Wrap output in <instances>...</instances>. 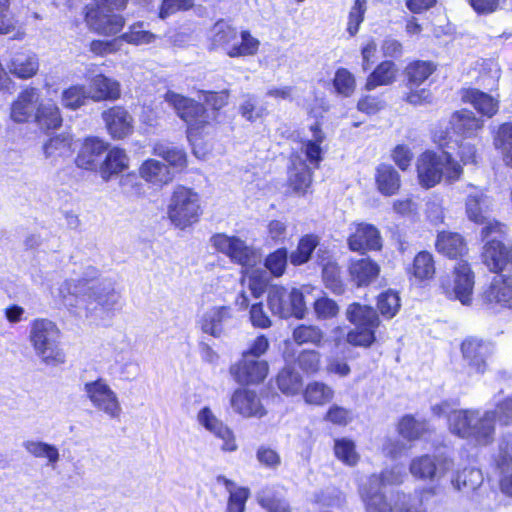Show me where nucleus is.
I'll return each mask as SVG.
<instances>
[{
    "label": "nucleus",
    "mask_w": 512,
    "mask_h": 512,
    "mask_svg": "<svg viewBox=\"0 0 512 512\" xmlns=\"http://www.w3.org/2000/svg\"><path fill=\"white\" fill-rule=\"evenodd\" d=\"M333 453L338 461L349 467L356 466L360 461L356 443L348 437H340L334 440Z\"/></svg>",
    "instance_id": "79ce46f5"
},
{
    "label": "nucleus",
    "mask_w": 512,
    "mask_h": 512,
    "mask_svg": "<svg viewBox=\"0 0 512 512\" xmlns=\"http://www.w3.org/2000/svg\"><path fill=\"white\" fill-rule=\"evenodd\" d=\"M449 124L452 131L463 138L475 136L484 127L483 120L468 109L454 111Z\"/></svg>",
    "instance_id": "c85d7f7f"
},
{
    "label": "nucleus",
    "mask_w": 512,
    "mask_h": 512,
    "mask_svg": "<svg viewBox=\"0 0 512 512\" xmlns=\"http://www.w3.org/2000/svg\"><path fill=\"white\" fill-rule=\"evenodd\" d=\"M8 69L16 78L30 79L37 74L39 62L34 55L20 54L10 61Z\"/></svg>",
    "instance_id": "c03bdc74"
},
{
    "label": "nucleus",
    "mask_w": 512,
    "mask_h": 512,
    "mask_svg": "<svg viewBox=\"0 0 512 512\" xmlns=\"http://www.w3.org/2000/svg\"><path fill=\"white\" fill-rule=\"evenodd\" d=\"M138 171L141 178L148 183L161 186L169 182L168 178L164 179V176L168 173L167 167L156 159H146L142 162Z\"/></svg>",
    "instance_id": "49530a36"
},
{
    "label": "nucleus",
    "mask_w": 512,
    "mask_h": 512,
    "mask_svg": "<svg viewBox=\"0 0 512 512\" xmlns=\"http://www.w3.org/2000/svg\"><path fill=\"white\" fill-rule=\"evenodd\" d=\"M33 122L44 131L57 130L63 124L61 110L54 102H40Z\"/></svg>",
    "instance_id": "f704fd0d"
},
{
    "label": "nucleus",
    "mask_w": 512,
    "mask_h": 512,
    "mask_svg": "<svg viewBox=\"0 0 512 512\" xmlns=\"http://www.w3.org/2000/svg\"><path fill=\"white\" fill-rule=\"evenodd\" d=\"M203 212L201 197L193 188L177 185L173 189L167 205V217L174 227L180 230L192 227L200 221Z\"/></svg>",
    "instance_id": "6e6552de"
},
{
    "label": "nucleus",
    "mask_w": 512,
    "mask_h": 512,
    "mask_svg": "<svg viewBox=\"0 0 512 512\" xmlns=\"http://www.w3.org/2000/svg\"><path fill=\"white\" fill-rule=\"evenodd\" d=\"M292 339L299 346L310 344L321 347L324 343V332L317 325L299 324L292 331Z\"/></svg>",
    "instance_id": "37998d69"
},
{
    "label": "nucleus",
    "mask_w": 512,
    "mask_h": 512,
    "mask_svg": "<svg viewBox=\"0 0 512 512\" xmlns=\"http://www.w3.org/2000/svg\"><path fill=\"white\" fill-rule=\"evenodd\" d=\"M158 155L164 159L170 166L182 171L187 168V154L183 149L176 147L163 148Z\"/></svg>",
    "instance_id": "0e129e2a"
},
{
    "label": "nucleus",
    "mask_w": 512,
    "mask_h": 512,
    "mask_svg": "<svg viewBox=\"0 0 512 512\" xmlns=\"http://www.w3.org/2000/svg\"><path fill=\"white\" fill-rule=\"evenodd\" d=\"M489 205L486 203L483 194H470L465 200V213L467 218L476 225L487 222L489 216Z\"/></svg>",
    "instance_id": "a19ab883"
},
{
    "label": "nucleus",
    "mask_w": 512,
    "mask_h": 512,
    "mask_svg": "<svg viewBox=\"0 0 512 512\" xmlns=\"http://www.w3.org/2000/svg\"><path fill=\"white\" fill-rule=\"evenodd\" d=\"M275 383L282 394L286 396L297 395L302 390V376L292 367L281 368L275 376Z\"/></svg>",
    "instance_id": "58836bf2"
},
{
    "label": "nucleus",
    "mask_w": 512,
    "mask_h": 512,
    "mask_svg": "<svg viewBox=\"0 0 512 512\" xmlns=\"http://www.w3.org/2000/svg\"><path fill=\"white\" fill-rule=\"evenodd\" d=\"M401 308L399 293L392 289L382 291L376 299V309L367 304L352 302L346 308V319L354 326L346 334V341L354 347L369 348L376 342L381 325L380 315L387 320Z\"/></svg>",
    "instance_id": "20e7f679"
},
{
    "label": "nucleus",
    "mask_w": 512,
    "mask_h": 512,
    "mask_svg": "<svg viewBox=\"0 0 512 512\" xmlns=\"http://www.w3.org/2000/svg\"><path fill=\"white\" fill-rule=\"evenodd\" d=\"M101 119L109 137L114 141L130 138L135 132V119L124 105H112L101 112Z\"/></svg>",
    "instance_id": "dca6fc26"
},
{
    "label": "nucleus",
    "mask_w": 512,
    "mask_h": 512,
    "mask_svg": "<svg viewBox=\"0 0 512 512\" xmlns=\"http://www.w3.org/2000/svg\"><path fill=\"white\" fill-rule=\"evenodd\" d=\"M366 4L367 0H354L353 2V5L348 14L346 28L348 34L351 37L355 36L358 33L360 26L365 19V13L367 9Z\"/></svg>",
    "instance_id": "13d9d810"
},
{
    "label": "nucleus",
    "mask_w": 512,
    "mask_h": 512,
    "mask_svg": "<svg viewBox=\"0 0 512 512\" xmlns=\"http://www.w3.org/2000/svg\"><path fill=\"white\" fill-rule=\"evenodd\" d=\"M84 390L93 406L108 414L110 417H118L121 407L115 392L101 378L87 382Z\"/></svg>",
    "instance_id": "a211bd4d"
},
{
    "label": "nucleus",
    "mask_w": 512,
    "mask_h": 512,
    "mask_svg": "<svg viewBox=\"0 0 512 512\" xmlns=\"http://www.w3.org/2000/svg\"><path fill=\"white\" fill-rule=\"evenodd\" d=\"M242 277H248L249 289L256 298L260 297L268 287L269 280L266 272L260 268H253L248 274L242 275Z\"/></svg>",
    "instance_id": "680f3d73"
},
{
    "label": "nucleus",
    "mask_w": 512,
    "mask_h": 512,
    "mask_svg": "<svg viewBox=\"0 0 512 512\" xmlns=\"http://www.w3.org/2000/svg\"><path fill=\"white\" fill-rule=\"evenodd\" d=\"M460 95L461 101L472 105L482 117L492 118L499 111V100L477 88H463Z\"/></svg>",
    "instance_id": "a878e982"
},
{
    "label": "nucleus",
    "mask_w": 512,
    "mask_h": 512,
    "mask_svg": "<svg viewBox=\"0 0 512 512\" xmlns=\"http://www.w3.org/2000/svg\"><path fill=\"white\" fill-rule=\"evenodd\" d=\"M332 83L335 91L343 97H350L356 89L354 75L344 67L336 69Z\"/></svg>",
    "instance_id": "6e6d98bb"
},
{
    "label": "nucleus",
    "mask_w": 512,
    "mask_h": 512,
    "mask_svg": "<svg viewBox=\"0 0 512 512\" xmlns=\"http://www.w3.org/2000/svg\"><path fill=\"white\" fill-rule=\"evenodd\" d=\"M407 478L402 467L391 466L370 474L360 486L359 494L366 512H426L423 499L435 494V488H421L414 495L393 488Z\"/></svg>",
    "instance_id": "f257e3e1"
},
{
    "label": "nucleus",
    "mask_w": 512,
    "mask_h": 512,
    "mask_svg": "<svg viewBox=\"0 0 512 512\" xmlns=\"http://www.w3.org/2000/svg\"><path fill=\"white\" fill-rule=\"evenodd\" d=\"M257 502L266 512H293L290 502L269 488L258 493Z\"/></svg>",
    "instance_id": "09e8293b"
},
{
    "label": "nucleus",
    "mask_w": 512,
    "mask_h": 512,
    "mask_svg": "<svg viewBox=\"0 0 512 512\" xmlns=\"http://www.w3.org/2000/svg\"><path fill=\"white\" fill-rule=\"evenodd\" d=\"M233 411L244 418H261L267 411L257 392L246 386L236 388L230 397Z\"/></svg>",
    "instance_id": "412c9836"
},
{
    "label": "nucleus",
    "mask_w": 512,
    "mask_h": 512,
    "mask_svg": "<svg viewBox=\"0 0 512 512\" xmlns=\"http://www.w3.org/2000/svg\"><path fill=\"white\" fill-rule=\"evenodd\" d=\"M397 432L409 442L425 439L431 435L429 422L426 419H416L412 414H406L399 419Z\"/></svg>",
    "instance_id": "473e14b6"
},
{
    "label": "nucleus",
    "mask_w": 512,
    "mask_h": 512,
    "mask_svg": "<svg viewBox=\"0 0 512 512\" xmlns=\"http://www.w3.org/2000/svg\"><path fill=\"white\" fill-rule=\"evenodd\" d=\"M319 243L320 237L315 233L302 235L297 241L296 249L290 253V263L295 267L308 263Z\"/></svg>",
    "instance_id": "4c0bfd02"
},
{
    "label": "nucleus",
    "mask_w": 512,
    "mask_h": 512,
    "mask_svg": "<svg viewBox=\"0 0 512 512\" xmlns=\"http://www.w3.org/2000/svg\"><path fill=\"white\" fill-rule=\"evenodd\" d=\"M90 99L86 88L82 84H74L65 88L61 93V104L68 110H77Z\"/></svg>",
    "instance_id": "603ef678"
},
{
    "label": "nucleus",
    "mask_w": 512,
    "mask_h": 512,
    "mask_svg": "<svg viewBox=\"0 0 512 512\" xmlns=\"http://www.w3.org/2000/svg\"><path fill=\"white\" fill-rule=\"evenodd\" d=\"M386 106L381 95H363L357 102V109L366 115H375Z\"/></svg>",
    "instance_id": "338daca9"
},
{
    "label": "nucleus",
    "mask_w": 512,
    "mask_h": 512,
    "mask_svg": "<svg viewBox=\"0 0 512 512\" xmlns=\"http://www.w3.org/2000/svg\"><path fill=\"white\" fill-rule=\"evenodd\" d=\"M290 254L286 247H279L268 253L263 265L274 278L282 277L287 270Z\"/></svg>",
    "instance_id": "8fccbe9b"
},
{
    "label": "nucleus",
    "mask_w": 512,
    "mask_h": 512,
    "mask_svg": "<svg viewBox=\"0 0 512 512\" xmlns=\"http://www.w3.org/2000/svg\"><path fill=\"white\" fill-rule=\"evenodd\" d=\"M379 264L370 257L351 260L348 266L350 281L356 287H367L377 280L380 274Z\"/></svg>",
    "instance_id": "393cba45"
},
{
    "label": "nucleus",
    "mask_w": 512,
    "mask_h": 512,
    "mask_svg": "<svg viewBox=\"0 0 512 512\" xmlns=\"http://www.w3.org/2000/svg\"><path fill=\"white\" fill-rule=\"evenodd\" d=\"M512 424V397L499 401L494 410H486L482 414L476 409L455 410L449 420L453 434L471 440L477 446H487L495 438V425Z\"/></svg>",
    "instance_id": "39448f33"
},
{
    "label": "nucleus",
    "mask_w": 512,
    "mask_h": 512,
    "mask_svg": "<svg viewBox=\"0 0 512 512\" xmlns=\"http://www.w3.org/2000/svg\"><path fill=\"white\" fill-rule=\"evenodd\" d=\"M397 71V66L392 60L381 61L367 76L364 89L371 91L379 86L393 84L396 80Z\"/></svg>",
    "instance_id": "c9c22d12"
},
{
    "label": "nucleus",
    "mask_w": 512,
    "mask_h": 512,
    "mask_svg": "<svg viewBox=\"0 0 512 512\" xmlns=\"http://www.w3.org/2000/svg\"><path fill=\"white\" fill-rule=\"evenodd\" d=\"M39 90L35 87L23 88L10 105V118L18 124L33 122L39 102Z\"/></svg>",
    "instance_id": "4be33fe9"
},
{
    "label": "nucleus",
    "mask_w": 512,
    "mask_h": 512,
    "mask_svg": "<svg viewBox=\"0 0 512 512\" xmlns=\"http://www.w3.org/2000/svg\"><path fill=\"white\" fill-rule=\"evenodd\" d=\"M301 395L305 404L313 407H324L333 401L335 391L324 381L312 380L302 388Z\"/></svg>",
    "instance_id": "2f4dec72"
},
{
    "label": "nucleus",
    "mask_w": 512,
    "mask_h": 512,
    "mask_svg": "<svg viewBox=\"0 0 512 512\" xmlns=\"http://www.w3.org/2000/svg\"><path fill=\"white\" fill-rule=\"evenodd\" d=\"M295 364L308 377L318 375L323 370L322 354L315 349H303L295 358Z\"/></svg>",
    "instance_id": "a18cd8bd"
},
{
    "label": "nucleus",
    "mask_w": 512,
    "mask_h": 512,
    "mask_svg": "<svg viewBox=\"0 0 512 512\" xmlns=\"http://www.w3.org/2000/svg\"><path fill=\"white\" fill-rule=\"evenodd\" d=\"M317 319L327 320L336 317L339 313V306L335 300L323 296L317 298L313 303Z\"/></svg>",
    "instance_id": "e2e57ef3"
},
{
    "label": "nucleus",
    "mask_w": 512,
    "mask_h": 512,
    "mask_svg": "<svg viewBox=\"0 0 512 512\" xmlns=\"http://www.w3.org/2000/svg\"><path fill=\"white\" fill-rule=\"evenodd\" d=\"M108 148L109 143L98 136L85 137L75 157V165L87 171L99 170V158Z\"/></svg>",
    "instance_id": "5701e85b"
},
{
    "label": "nucleus",
    "mask_w": 512,
    "mask_h": 512,
    "mask_svg": "<svg viewBox=\"0 0 512 512\" xmlns=\"http://www.w3.org/2000/svg\"><path fill=\"white\" fill-rule=\"evenodd\" d=\"M89 89V97L94 102L116 101L121 97L120 83L103 73H98L91 78Z\"/></svg>",
    "instance_id": "bb28decb"
},
{
    "label": "nucleus",
    "mask_w": 512,
    "mask_h": 512,
    "mask_svg": "<svg viewBox=\"0 0 512 512\" xmlns=\"http://www.w3.org/2000/svg\"><path fill=\"white\" fill-rule=\"evenodd\" d=\"M312 182L313 171L308 166H304L289 175L287 179L288 192L298 196H305L309 192Z\"/></svg>",
    "instance_id": "3c124183"
},
{
    "label": "nucleus",
    "mask_w": 512,
    "mask_h": 512,
    "mask_svg": "<svg viewBox=\"0 0 512 512\" xmlns=\"http://www.w3.org/2000/svg\"><path fill=\"white\" fill-rule=\"evenodd\" d=\"M416 179L423 189H431L439 185L443 179L452 184L463 175V167L450 152L438 153L433 149L422 151L415 162Z\"/></svg>",
    "instance_id": "0eeeda50"
},
{
    "label": "nucleus",
    "mask_w": 512,
    "mask_h": 512,
    "mask_svg": "<svg viewBox=\"0 0 512 512\" xmlns=\"http://www.w3.org/2000/svg\"><path fill=\"white\" fill-rule=\"evenodd\" d=\"M64 297L74 295L84 300L88 308L100 307L109 310L115 304V293L112 289L105 287L95 278H80L78 280H68L61 288Z\"/></svg>",
    "instance_id": "ddd939ff"
},
{
    "label": "nucleus",
    "mask_w": 512,
    "mask_h": 512,
    "mask_svg": "<svg viewBox=\"0 0 512 512\" xmlns=\"http://www.w3.org/2000/svg\"><path fill=\"white\" fill-rule=\"evenodd\" d=\"M217 482L223 484L229 495L225 512H245L246 503L250 497V489L245 486H237L234 481L224 475H218Z\"/></svg>",
    "instance_id": "72a5a7b5"
},
{
    "label": "nucleus",
    "mask_w": 512,
    "mask_h": 512,
    "mask_svg": "<svg viewBox=\"0 0 512 512\" xmlns=\"http://www.w3.org/2000/svg\"><path fill=\"white\" fill-rule=\"evenodd\" d=\"M323 420L337 427H346L352 422L353 415L349 409L333 404L324 413Z\"/></svg>",
    "instance_id": "052dcab7"
},
{
    "label": "nucleus",
    "mask_w": 512,
    "mask_h": 512,
    "mask_svg": "<svg viewBox=\"0 0 512 512\" xmlns=\"http://www.w3.org/2000/svg\"><path fill=\"white\" fill-rule=\"evenodd\" d=\"M309 130L312 132V139H302L300 141L301 151L305 155L307 162L318 169L323 160L322 144L326 139V135L321 123L318 121L311 124Z\"/></svg>",
    "instance_id": "c756f323"
},
{
    "label": "nucleus",
    "mask_w": 512,
    "mask_h": 512,
    "mask_svg": "<svg viewBox=\"0 0 512 512\" xmlns=\"http://www.w3.org/2000/svg\"><path fill=\"white\" fill-rule=\"evenodd\" d=\"M75 150L74 139L69 134H56L47 139L43 152L47 158L54 160L69 158Z\"/></svg>",
    "instance_id": "e433bc0d"
},
{
    "label": "nucleus",
    "mask_w": 512,
    "mask_h": 512,
    "mask_svg": "<svg viewBox=\"0 0 512 512\" xmlns=\"http://www.w3.org/2000/svg\"><path fill=\"white\" fill-rule=\"evenodd\" d=\"M289 318L302 319L305 316L306 304L303 292L298 288H292L288 292Z\"/></svg>",
    "instance_id": "774afa93"
},
{
    "label": "nucleus",
    "mask_w": 512,
    "mask_h": 512,
    "mask_svg": "<svg viewBox=\"0 0 512 512\" xmlns=\"http://www.w3.org/2000/svg\"><path fill=\"white\" fill-rule=\"evenodd\" d=\"M341 267L336 262H327L322 268V280L326 288L336 295L345 292V283L341 276Z\"/></svg>",
    "instance_id": "864d4df0"
},
{
    "label": "nucleus",
    "mask_w": 512,
    "mask_h": 512,
    "mask_svg": "<svg viewBox=\"0 0 512 512\" xmlns=\"http://www.w3.org/2000/svg\"><path fill=\"white\" fill-rule=\"evenodd\" d=\"M24 447L33 457L46 458L51 464H55L59 460L58 449L51 444L41 441H27Z\"/></svg>",
    "instance_id": "4d7b16f0"
},
{
    "label": "nucleus",
    "mask_w": 512,
    "mask_h": 512,
    "mask_svg": "<svg viewBox=\"0 0 512 512\" xmlns=\"http://www.w3.org/2000/svg\"><path fill=\"white\" fill-rule=\"evenodd\" d=\"M374 185L380 195L392 197L401 191L402 177L395 166L382 162L375 168Z\"/></svg>",
    "instance_id": "b1692460"
},
{
    "label": "nucleus",
    "mask_w": 512,
    "mask_h": 512,
    "mask_svg": "<svg viewBox=\"0 0 512 512\" xmlns=\"http://www.w3.org/2000/svg\"><path fill=\"white\" fill-rule=\"evenodd\" d=\"M460 353L470 375L483 376L490 370L496 344L476 335L466 336L459 345Z\"/></svg>",
    "instance_id": "4468645a"
},
{
    "label": "nucleus",
    "mask_w": 512,
    "mask_h": 512,
    "mask_svg": "<svg viewBox=\"0 0 512 512\" xmlns=\"http://www.w3.org/2000/svg\"><path fill=\"white\" fill-rule=\"evenodd\" d=\"M229 374L240 386H257L262 384L269 374V363L265 359H254L245 355L229 367Z\"/></svg>",
    "instance_id": "2eb2a0df"
},
{
    "label": "nucleus",
    "mask_w": 512,
    "mask_h": 512,
    "mask_svg": "<svg viewBox=\"0 0 512 512\" xmlns=\"http://www.w3.org/2000/svg\"><path fill=\"white\" fill-rule=\"evenodd\" d=\"M129 168V157L126 150L120 146L109 147L104 159L99 164V173L104 181H109Z\"/></svg>",
    "instance_id": "cd10ccee"
},
{
    "label": "nucleus",
    "mask_w": 512,
    "mask_h": 512,
    "mask_svg": "<svg viewBox=\"0 0 512 512\" xmlns=\"http://www.w3.org/2000/svg\"><path fill=\"white\" fill-rule=\"evenodd\" d=\"M29 340L36 354L47 365L65 362V353L60 348V329L55 322L46 318H36L30 324Z\"/></svg>",
    "instance_id": "1a4fd4ad"
},
{
    "label": "nucleus",
    "mask_w": 512,
    "mask_h": 512,
    "mask_svg": "<svg viewBox=\"0 0 512 512\" xmlns=\"http://www.w3.org/2000/svg\"><path fill=\"white\" fill-rule=\"evenodd\" d=\"M119 39L127 44L140 46L155 42L157 36L151 31L145 29L143 21H137L132 23L128 27L127 31L119 36Z\"/></svg>",
    "instance_id": "de8ad7c7"
},
{
    "label": "nucleus",
    "mask_w": 512,
    "mask_h": 512,
    "mask_svg": "<svg viewBox=\"0 0 512 512\" xmlns=\"http://www.w3.org/2000/svg\"><path fill=\"white\" fill-rule=\"evenodd\" d=\"M213 247L229 260L241 267V275H246L261 262L256 249L246 244L238 236L216 233L211 237Z\"/></svg>",
    "instance_id": "f8f14e48"
},
{
    "label": "nucleus",
    "mask_w": 512,
    "mask_h": 512,
    "mask_svg": "<svg viewBox=\"0 0 512 512\" xmlns=\"http://www.w3.org/2000/svg\"><path fill=\"white\" fill-rule=\"evenodd\" d=\"M239 113L248 122H255L257 119L267 115V110L264 106H257L254 96H248L240 105Z\"/></svg>",
    "instance_id": "69168bd1"
},
{
    "label": "nucleus",
    "mask_w": 512,
    "mask_h": 512,
    "mask_svg": "<svg viewBox=\"0 0 512 512\" xmlns=\"http://www.w3.org/2000/svg\"><path fill=\"white\" fill-rule=\"evenodd\" d=\"M268 306L273 314L281 318H289L288 291L283 286H274L268 293Z\"/></svg>",
    "instance_id": "5fc2aeb1"
},
{
    "label": "nucleus",
    "mask_w": 512,
    "mask_h": 512,
    "mask_svg": "<svg viewBox=\"0 0 512 512\" xmlns=\"http://www.w3.org/2000/svg\"><path fill=\"white\" fill-rule=\"evenodd\" d=\"M404 271L411 285L425 287L436 277L435 257L428 250L418 251L411 261L406 264Z\"/></svg>",
    "instance_id": "f3484780"
},
{
    "label": "nucleus",
    "mask_w": 512,
    "mask_h": 512,
    "mask_svg": "<svg viewBox=\"0 0 512 512\" xmlns=\"http://www.w3.org/2000/svg\"><path fill=\"white\" fill-rule=\"evenodd\" d=\"M480 237L485 244L491 240H499L505 238L507 234V225L496 218L489 217L487 222L481 225Z\"/></svg>",
    "instance_id": "bf43d9fd"
},
{
    "label": "nucleus",
    "mask_w": 512,
    "mask_h": 512,
    "mask_svg": "<svg viewBox=\"0 0 512 512\" xmlns=\"http://www.w3.org/2000/svg\"><path fill=\"white\" fill-rule=\"evenodd\" d=\"M200 93L203 103L171 91L165 94V100L186 125V137L195 155H197L196 142L203 138L205 129L210 125L206 106L212 111V120L218 123L220 111L228 105L230 97L227 89L202 90Z\"/></svg>",
    "instance_id": "7ed1b4c3"
},
{
    "label": "nucleus",
    "mask_w": 512,
    "mask_h": 512,
    "mask_svg": "<svg viewBox=\"0 0 512 512\" xmlns=\"http://www.w3.org/2000/svg\"><path fill=\"white\" fill-rule=\"evenodd\" d=\"M212 44L216 47H226V54L231 58L253 56L258 53L260 41L253 37L249 30L240 32L241 42L231 44L238 36V30L224 20H218L214 25Z\"/></svg>",
    "instance_id": "9b49d317"
},
{
    "label": "nucleus",
    "mask_w": 512,
    "mask_h": 512,
    "mask_svg": "<svg viewBox=\"0 0 512 512\" xmlns=\"http://www.w3.org/2000/svg\"><path fill=\"white\" fill-rule=\"evenodd\" d=\"M438 70V64L432 60L414 59L403 70V83L407 91L403 101L413 106L430 104L433 95L428 87H421Z\"/></svg>",
    "instance_id": "9d476101"
},
{
    "label": "nucleus",
    "mask_w": 512,
    "mask_h": 512,
    "mask_svg": "<svg viewBox=\"0 0 512 512\" xmlns=\"http://www.w3.org/2000/svg\"><path fill=\"white\" fill-rule=\"evenodd\" d=\"M348 248L352 252L365 254L382 249V237L379 229L370 223L355 224V229L347 238Z\"/></svg>",
    "instance_id": "aec40b11"
},
{
    "label": "nucleus",
    "mask_w": 512,
    "mask_h": 512,
    "mask_svg": "<svg viewBox=\"0 0 512 512\" xmlns=\"http://www.w3.org/2000/svg\"><path fill=\"white\" fill-rule=\"evenodd\" d=\"M453 467V460L448 457H437L422 454L414 457L409 463V472L419 480H434L443 476Z\"/></svg>",
    "instance_id": "6ab92c4d"
},
{
    "label": "nucleus",
    "mask_w": 512,
    "mask_h": 512,
    "mask_svg": "<svg viewBox=\"0 0 512 512\" xmlns=\"http://www.w3.org/2000/svg\"><path fill=\"white\" fill-rule=\"evenodd\" d=\"M233 309L231 306H215L205 312L200 319V328L203 333L213 337H219L223 332L226 321L232 319Z\"/></svg>",
    "instance_id": "7c9ffc66"
},
{
    "label": "nucleus",
    "mask_w": 512,
    "mask_h": 512,
    "mask_svg": "<svg viewBox=\"0 0 512 512\" xmlns=\"http://www.w3.org/2000/svg\"><path fill=\"white\" fill-rule=\"evenodd\" d=\"M482 262L488 269L498 274L483 291L482 299L489 305L498 304L512 308V244L507 246L499 240L484 244Z\"/></svg>",
    "instance_id": "423d86ee"
},
{
    "label": "nucleus",
    "mask_w": 512,
    "mask_h": 512,
    "mask_svg": "<svg viewBox=\"0 0 512 512\" xmlns=\"http://www.w3.org/2000/svg\"><path fill=\"white\" fill-rule=\"evenodd\" d=\"M493 144L500 151L505 166L512 168V121L498 126Z\"/></svg>",
    "instance_id": "ea45409f"
},
{
    "label": "nucleus",
    "mask_w": 512,
    "mask_h": 512,
    "mask_svg": "<svg viewBox=\"0 0 512 512\" xmlns=\"http://www.w3.org/2000/svg\"><path fill=\"white\" fill-rule=\"evenodd\" d=\"M434 246L440 255L452 260L460 259L452 270V276L446 275L440 279L441 292L449 300H458L463 305H470L475 275L471 265L462 260V257L468 253L465 238L458 232L441 230L437 233Z\"/></svg>",
    "instance_id": "f03ea898"
}]
</instances>
